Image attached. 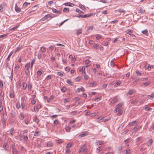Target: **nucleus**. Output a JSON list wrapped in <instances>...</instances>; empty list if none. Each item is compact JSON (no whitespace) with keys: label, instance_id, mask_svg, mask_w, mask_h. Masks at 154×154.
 Here are the masks:
<instances>
[{"label":"nucleus","instance_id":"nucleus-1","mask_svg":"<svg viewBox=\"0 0 154 154\" xmlns=\"http://www.w3.org/2000/svg\"><path fill=\"white\" fill-rule=\"evenodd\" d=\"M87 152V150L86 149V146L85 145H84L81 147L79 150V153L82 152L83 154H85Z\"/></svg>","mask_w":154,"mask_h":154},{"label":"nucleus","instance_id":"nucleus-2","mask_svg":"<svg viewBox=\"0 0 154 154\" xmlns=\"http://www.w3.org/2000/svg\"><path fill=\"white\" fill-rule=\"evenodd\" d=\"M150 83V81H148L146 82H144L143 83H141L140 84V86L142 87H144L149 85Z\"/></svg>","mask_w":154,"mask_h":154},{"label":"nucleus","instance_id":"nucleus-3","mask_svg":"<svg viewBox=\"0 0 154 154\" xmlns=\"http://www.w3.org/2000/svg\"><path fill=\"white\" fill-rule=\"evenodd\" d=\"M138 123V121L137 120L132 121L129 123L128 126L129 127L135 126Z\"/></svg>","mask_w":154,"mask_h":154},{"label":"nucleus","instance_id":"nucleus-4","mask_svg":"<svg viewBox=\"0 0 154 154\" xmlns=\"http://www.w3.org/2000/svg\"><path fill=\"white\" fill-rule=\"evenodd\" d=\"M50 16V14H48L45 15L41 19V20L42 21H44L47 19H48Z\"/></svg>","mask_w":154,"mask_h":154},{"label":"nucleus","instance_id":"nucleus-5","mask_svg":"<svg viewBox=\"0 0 154 154\" xmlns=\"http://www.w3.org/2000/svg\"><path fill=\"white\" fill-rule=\"evenodd\" d=\"M106 143L103 141H100L96 142L95 143L97 145H102Z\"/></svg>","mask_w":154,"mask_h":154},{"label":"nucleus","instance_id":"nucleus-6","mask_svg":"<svg viewBox=\"0 0 154 154\" xmlns=\"http://www.w3.org/2000/svg\"><path fill=\"white\" fill-rule=\"evenodd\" d=\"M64 5L66 6H69L73 7L75 5L74 4L71 3L70 2H67L65 3L64 4Z\"/></svg>","mask_w":154,"mask_h":154},{"label":"nucleus","instance_id":"nucleus-7","mask_svg":"<svg viewBox=\"0 0 154 154\" xmlns=\"http://www.w3.org/2000/svg\"><path fill=\"white\" fill-rule=\"evenodd\" d=\"M103 149V147L102 146H100L97 148L96 151L97 153L99 152L100 151Z\"/></svg>","mask_w":154,"mask_h":154},{"label":"nucleus","instance_id":"nucleus-8","mask_svg":"<svg viewBox=\"0 0 154 154\" xmlns=\"http://www.w3.org/2000/svg\"><path fill=\"white\" fill-rule=\"evenodd\" d=\"M15 9L16 11L17 12H20L21 11L20 9L17 6L16 4L15 5Z\"/></svg>","mask_w":154,"mask_h":154},{"label":"nucleus","instance_id":"nucleus-9","mask_svg":"<svg viewBox=\"0 0 154 154\" xmlns=\"http://www.w3.org/2000/svg\"><path fill=\"white\" fill-rule=\"evenodd\" d=\"M135 91L133 89L130 90L127 94V96L128 95H132L134 92Z\"/></svg>","mask_w":154,"mask_h":154},{"label":"nucleus","instance_id":"nucleus-10","mask_svg":"<svg viewBox=\"0 0 154 154\" xmlns=\"http://www.w3.org/2000/svg\"><path fill=\"white\" fill-rule=\"evenodd\" d=\"M52 9L54 13L59 14H60V11H58L57 10L54 8H52Z\"/></svg>","mask_w":154,"mask_h":154},{"label":"nucleus","instance_id":"nucleus-11","mask_svg":"<svg viewBox=\"0 0 154 154\" xmlns=\"http://www.w3.org/2000/svg\"><path fill=\"white\" fill-rule=\"evenodd\" d=\"M140 128L139 126H137L133 128V130L134 131L135 133H136Z\"/></svg>","mask_w":154,"mask_h":154},{"label":"nucleus","instance_id":"nucleus-12","mask_svg":"<svg viewBox=\"0 0 154 154\" xmlns=\"http://www.w3.org/2000/svg\"><path fill=\"white\" fill-rule=\"evenodd\" d=\"M54 98V96L53 95H51L50 97L47 99V101L48 103H49Z\"/></svg>","mask_w":154,"mask_h":154},{"label":"nucleus","instance_id":"nucleus-13","mask_svg":"<svg viewBox=\"0 0 154 154\" xmlns=\"http://www.w3.org/2000/svg\"><path fill=\"white\" fill-rule=\"evenodd\" d=\"M24 115L22 113H21L19 116V119L21 120H22L24 119Z\"/></svg>","mask_w":154,"mask_h":154},{"label":"nucleus","instance_id":"nucleus-14","mask_svg":"<svg viewBox=\"0 0 154 154\" xmlns=\"http://www.w3.org/2000/svg\"><path fill=\"white\" fill-rule=\"evenodd\" d=\"M118 100V99L117 98L115 97L112 100L111 102L110 103L112 104H114L117 102Z\"/></svg>","mask_w":154,"mask_h":154},{"label":"nucleus","instance_id":"nucleus-15","mask_svg":"<svg viewBox=\"0 0 154 154\" xmlns=\"http://www.w3.org/2000/svg\"><path fill=\"white\" fill-rule=\"evenodd\" d=\"M92 16V14H87L85 15H83V18H86L90 17Z\"/></svg>","mask_w":154,"mask_h":154},{"label":"nucleus","instance_id":"nucleus-16","mask_svg":"<svg viewBox=\"0 0 154 154\" xmlns=\"http://www.w3.org/2000/svg\"><path fill=\"white\" fill-rule=\"evenodd\" d=\"M14 96V91L12 92H10V97L11 98H13Z\"/></svg>","mask_w":154,"mask_h":154},{"label":"nucleus","instance_id":"nucleus-17","mask_svg":"<svg viewBox=\"0 0 154 154\" xmlns=\"http://www.w3.org/2000/svg\"><path fill=\"white\" fill-rule=\"evenodd\" d=\"M97 85V83L96 82L91 83L89 84V86L91 87H94Z\"/></svg>","mask_w":154,"mask_h":154},{"label":"nucleus","instance_id":"nucleus-18","mask_svg":"<svg viewBox=\"0 0 154 154\" xmlns=\"http://www.w3.org/2000/svg\"><path fill=\"white\" fill-rule=\"evenodd\" d=\"M53 143L51 142H49L47 144V146L48 147H51L52 146Z\"/></svg>","mask_w":154,"mask_h":154},{"label":"nucleus","instance_id":"nucleus-19","mask_svg":"<svg viewBox=\"0 0 154 154\" xmlns=\"http://www.w3.org/2000/svg\"><path fill=\"white\" fill-rule=\"evenodd\" d=\"M12 152L13 154H17L18 151L17 149H15L12 150Z\"/></svg>","mask_w":154,"mask_h":154},{"label":"nucleus","instance_id":"nucleus-20","mask_svg":"<svg viewBox=\"0 0 154 154\" xmlns=\"http://www.w3.org/2000/svg\"><path fill=\"white\" fill-rule=\"evenodd\" d=\"M66 82L69 85H72V83L71 82V80L69 79L67 80Z\"/></svg>","mask_w":154,"mask_h":154},{"label":"nucleus","instance_id":"nucleus-21","mask_svg":"<svg viewBox=\"0 0 154 154\" xmlns=\"http://www.w3.org/2000/svg\"><path fill=\"white\" fill-rule=\"evenodd\" d=\"M140 79H137L135 81H134L133 82H132V85H133L135 84H136L139 81Z\"/></svg>","mask_w":154,"mask_h":154},{"label":"nucleus","instance_id":"nucleus-22","mask_svg":"<svg viewBox=\"0 0 154 154\" xmlns=\"http://www.w3.org/2000/svg\"><path fill=\"white\" fill-rule=\"evenodd\" d=\"M142 33L143 34H145L146 36L148 35V31L146 30H144L143 31H142Z\"/></svg>","mask_w":154,"mask_h":154},{"label":"nucleus","instance_id":"nucleus-23","mask_svg":"<svg viewBox=\"0 0 154 154\" xmlns=\"http://www.w3.org/2000/svg\"><path fill=\"white\" fill-rule=\"evenodd\" d=\"M13 53V51H11L10 53L9 54L8 58H7V60H8V61H9L10 60V57L12 55V54Z\"/></svg>","mask_w":154,"mask_h":154},{"label":"nucleus","instance_id":"nucleus-24","mask_svg":"<svg viewBox=\"0 0 154 154\" xmlns=\"http://www.w3.org/2000/svg\"><path fill=\"white\" fill-rule=\"evenodd\" d=\"M70 127L69 126H66L65 128V130L67 132H69L70 130Z\"/></svg>","mask_w":154,"mask_h":154},{"label":"nucleus","instance_id":"nucleus-25","mask_svg":"<svg viewBox=\"0 0 154 154\" xmlns=\"http://www.w3.org/2000/svg\"><path fill=\"white\" fill-rule=\"evenodd\" d=\"M34 110L35 112H38L39 111L38 107L37 106H34Z\"/></svg>","mask_w":154,"mask_h":154},{"label":"nucleus","instance_id":"nucleus-26","mask_svg":"<svg viewBox=\"0 0 154 154\" xmlns=\"http://www.w3.org/2000/svg\"><path fill=\"white\" fill-rule=\"evenodd\" d=\"M82 30L81 29L78 30L76 32V33L78 35H79V34L82 33Z\"/></svg>","mask_w":154,"mask_h":154},{"label":"nucleus","instance_id":"nucleus-27","mask_svg":"<svg viewBox=\"0 0 154 154\" xmlns=\"http://www.w3.org/2000/svg\"><path fill=\"white\" fill-rule=\"evenodd\" d=\"M4 93L3 92V94H2V92H1L0 94V98L4 99Z\"/></svg>","mask_w":154,"mask_h":154},{"label":"nucleus","instance_id":"nucleus-28","mask_svg":"<svg viewBox=\"0 0 154 154\" xmlns=\"http://www.w3.org/2000/svg\"><path fill=\"white\" fill-rule=\"evenodd\" d=\"M63 11L64 12H68L69 11V9L68 8H64Z\"/></svg>","mask_w":154,"mask_h":154},{"label":"nucleus","instance_id":"nucleus-29","mask_svg":"<svg viewBox=\"0 0 154 154\" xmlns=\"http://www.w3.org/2000/svg\"><path fill=\"white\" fill-rule=\"evenodd\" d=\"M76 11L77 12H78L79 14H83L84 13L83 11H81L78 8L76 9Z\"/></svg>","mask_w":154,"mask_h":154},{"label":"nucleus","instance_id":"nucleus-30","mask_svg":"<svg viewBox=\"0 0 154 154\" xmlns=\"http://www.w3.org/2000/svg\"><path fill=\"white\" fill-rule=\"evenodd\" d=\"M30 67V63H27L25 65V68L26 69H29V68Z\"/></svg>","mask_w":154,"mask_h":154},{"label":"nucleus","instance_id":"nucleus-31","mask_svg":"<svg viewBox=\"0 0 154 154\" xmlns=\"http://www.w3.org/2000/svg\"><path fill=\"white\" fill-rule=\"evenodd\" d=\"M121 83V81H119L114 86L115 87H117Z\"/></svg>","mask_w":154,"mask_h":154},{"label":"nucleus","instance_id":"nucleus-32","mask_svg":"<svg viewBox=\"0 0 154 154\" xmlns=\"http://www.w3.org/2000/svg\"><path fill=\"white\" fill-rule=\"evenodd\" d=\"M79 7L82 10H85V6L81 4L79 5Z\"/></svg>","mask_w":154,"mask_h":154},{"label":"nucleus","instance_id":"nucleus-33","mask_svg":"<svg viewBox=\"0 0 154 154\" xmlns=\"http://www.w3.org/2000/svg\"><path fill=\"white\" fill-rule=\"evenodd\" d=\"M35 62V59H32V62H31V68H32V67L34 63Z\"/></svg>","mask_w":154,"mask_h":154},{"label":"nucleus","instance_id":"nucleus-34","mask_svg":"<svg viewBox=\"0 0 154 154\" xmlns=\"http://www.w3.org/2000/svg\"><path fill=\"white\" fill-rule=\"evenodd\" d=\"M72 145V144L71 143H68L67 145L66 148V149H69L71 146Z\"/></svg>","mask_w":154,"mask_h":154},{"label":"nucleus","instance_id":"nucleus-35","mask_svg":"<svg viewBox=\"0 0 154 154\" xmlns=\"http://www.w3.org/2000/svg\"><path fill=\"white\" fill-rule=\"evenodd\" d=\"M133 32V31L131 30L128 29L126 31V33L127 34L130 35V33H132Z\"/></svg>","mask_w":154,"mask_h":154},{"label":"nucleus","instance_id":"nucleus-36","mask_svg":"<svg viewBox=\"0 0 154 154\" xmlns=\"http://www.w3.org/2000/svg\"><path fill=\"white\" fill-rule=\"evenodd\" d=\"M119 153H120L123 150V146H119Z\"/></svg>","mask_w":154,"mask_h":154},{"label":"nucleus","instance_id":"nucleus-37","mask_svg":"<svg viewBox=\"0 0 154 154\" xmlns=\"http://www.w3.org/2000/svg\"><path fill=\"white\" fill-rule=\"evenodd\" d=\"M34 120L35 122L37 123H38L39 121V120L37 117L34 118Z\"/></svg>","mask_w":154,"mask_h":154},{"label":"nucleus","instance_id":"nucleus-38","mask_svg":"<svg viewBox=\"0 0 154 154\" xmlns=\"http://www.w3.org/2000/svg\"><path fill=\"white\" fill-rule=\"evenodd\" d=\"M37 75L38 76H40L42 74V72L41 71H38L37 72Z\"/></svg>","mask_w":154,"mask_h":154},{"label":"nucleus","instance_id":"nucleus-39","mask_svg":"<svg viewBox=\"0 0 154 154\" xmlns=\"http://www.w3.org/2000/svg\"><path fill=\"white\" fill-rule=\"evenodd\" d=\"M153 141V140L152 139H150L148 141V144L149 143V146H150L152 144Z\"/></svg>","mask_w":154,"mask_h":154},{"label":"nucleus","instance_id":"nucleus-40","mask_svg":"<svg viewBox=\"0 0 154 154\" xmlns=\"http://www.w3.org/2000/svg\"><path fill=\"white\" fill-rule=\"evenodd\" d=\"M32 85L31 84H29L28 85V90H30L32 88Z\"/></svg>","mask_w":154,"mask_h":154},{"label":"nucleus","instance_id":"nucleus-41","mask_svg":"<svg viewBox=\"0 0 154 154\" xmlns=\"http://www.w3.org/2000/svg\"><path fill=\"white\" fill-rule=\"evenodd\" d=\"M122 106V103H119L116 106V107L119 109V108L121 107Z\"/></svg>","mask_w":154,"mask_h":154},{"label":"nucleus","instance_id":"nucleus-42","mask_svg":"<svg viewBox=\"0 0 154 154\" xmlns=\"http://www.w3.org/2000/svg\"><path fill=\"white\" fill-rule=\"evenodd\" d=\"M136 73L137 75L139 76H141L142 75L141 72L139 70H137L136 71Z\"/></svg>","mask_w":154,"mask_h":154},{"label":"nucleus","instance_id":"nucleus-43","mask_svg":"<svg viewBox=\"0 0 154 154\" xmlns=\"http://www.w3.org/2000/svg\"><path fill=\"white\" fill-rule=\"evenodd\" d=\"M66 88L65 87H63L61 89V91L63 92H65L66 91Z\"/></svg>","mask_w":154,"mask_h":154},{"label":"nucleus","instance_id":"nucleus-44","mask_svg":"<svg viewBox=\"0 0 154 154\" xmlns=\"http://www.w3.org/2000/svg\"><path fill=\"white\" fill-rule=\"evenodd\" d=\"M34 135L35 136H38L39 135V132L38 131H36L34 133Z\"/></svg>","mask_w":154,"mask_h":154},{"label":"nucleus","instance_id":"nucleus-45","mask_svg":"<svg viewBox=\"0 0 154 154\" xmlns=\"http://www.w3.org/2000/svg\"><path fill=\"white\" fill-rule=\"evenodd\" d=\"M40 50L42 53L45 52V49L44 47H41Z\"/></svg>","mask_w":154,"mask_h":154},{"label":"nucleus","instance_id":"nucleus-46","mask_svg":"<svg viewBox=\"0 0 154 154\" xmlns=\"http://www.w3.org/2000/svg\"><path fill=\"white\" fill-rule=\"evenodd\" d=\"M66 154H69L70 153V150L69 149L66 148Z\"/></svg>","mask_w":154,"mask_h":154},{"label":"nucleus","instance_id":"nucleus-47","mask_svg":"<svg viewBox=\"0 0 154 154\" xmlns=\"http://www.w3.org/2000/svg\"><path fill=\"white\" fill-rule=\"evenodd\" d=\"M77 112L76 111H72V112H71L70 113V114L71 115H75L77 113Z\"/></svg>","mask_w":154,"mask_h":154},{"label":"nucleus","instance_id":"nucleus-48","mask_svg":"<svg viewBox=\"0 0 154 154\" xmlns=\"http://www.w3.org/2000/svg\"><path fill=\"white\" fill-rule=\"evenodd\" d=\"M86 135H87V134H86L85 133H83V134H80V135H79V136L80 137H84Z\"/></svg>","mask_w":154,"mask_h":154},{"label":"nucleus","instance_id":"nucleus-49","mask_svg":"<svg viewBox=\"0 0 154 154\" xmlns=\"http://www.w3.org/2000/svg\"><path fill=\"white\" fill-rule=\"evenodd\" d=\"M21 49V47H17L15 51V53H16V52L19 51Z\"/></svg>","mask_w":154,"mask_h":154},{"label":"nucleus","instance_id":"nucleus-50","mask_svg":"<svg viewBox=\"0 0 154 154\" xmlns=\"http://www.w3.org/2000/svg\"><path fill=\"white\" fill-rule=\"evenodd\" d=\"M13 70L11 71V76L9 77L11 79V80L12 81L13 79Z\"/></svg>","mask_w":154,"mask_h":154},{"label":"nucleus","instance_id":"nucleus-51","mask_svg":"<svg viewBox=\"0 0 154 154\" xmlns=\"http://www.w3.org/2000/svg\"><path fill=\"white\" fill-rule=\"evenodd\" d=\"M57 75L59 76H60L61 77H62L63 76V73H62L60 72H58L57 73Z\"/></svg>","mask_w":154,"mask_h":154},{"label":"nucleus","instance_id":"nucleus-52","mask_svg":"<svg viewBox=\"0 0 154 154\" xmlns=\"http://www.w3.org/2000/svg\"><path fill=\"white\" fill-rule=\"evenodd\" d=\"M130 139L128 138V139H127L126 140H125L124 141V142H125V143H128L130 142Z\"/></svg>","mask_w":154,"mask_h":154},{"label":"nucleus","instance_id":"nucleus-53","mask_svg":"<svg viewBox=\"0 0 154 154\" xmlns=\"http://www.w3.org/2000/svg\"><path fill=\"white\" fill-rule=\"evenodd\" d=\"M144 12V10H143L142 8L141 7L140 8V9L139 10L140 13H143Z\"/></svg>","mask_w":154,"mask_h":154},{"label":"nucleus","instance_id":"nucleus-54","mask_svg":"<svg viewBox=\"0 0 154 154\" xmlns=\"http://www.w3.org/2000/svg\"><path fill=\"white\" fill-rule=\"evenodd\" d=\"M19 26H17L11 28L10 29V31H11V30H14L17 29L19 27Z\"/></svg>","mask_w":154,"mask_h":154},{"label":"nucleus","instance_id":"nucleus-55","mask_svg":"<svg viewBox=\"0 0 154 154\" xmlns=\"http://www.w3.org/2000/svg\"><path fill=\"white\" fill-rule=\"evenodd\" d=\"M58 123V121L56 119L55 120L54 122V125H57Z\"/></svg>","mask_w":154,"mask_h":154},{"label":"nucleus","instance_id":"nucleus-56","mask_svg":"<svg viewBox=\"0 0 154 154\" xmlns=\"http://www.w3.org/2000/svg\"><path fill=\"white\" fill-rule=\"evenodd\" d=\"M138 101V100H137L136 99H135V100L132 101L131 102V104H135Z\"/></svg>","mask_w":154,"mask_h":154},{"label":"nucleus","instance_id":"nucleus-57","mask_svg":"<svg viewBox=\"0 0 154 154\" xmlns=\"http://www.w3.org/2000/svg\"><path fill=\"white\" fill-rule=\"evenodd\" d=\"M26 87H27V84H25V83H24L23 85V89L25 90L26 88Z\"/></svg>","mask_w":154,"mask_h":154},{"label":"nucleus","instance_id":"nucleus-58","mask_svg":"<svg viewBox=\"0 0 154 154\" xmlns=\"http://www.w3.org/2000/svg\"><path fill=\"white\" fill-rule=\"evenodd\" d=\"M70 70V68L69 67L67 66L66 67L65 69V70L67 71V72H69Z\"/></svg>","mask_w":154,"mask_h":154},{"label":"nucleus","instance_id":"nucleus-59","mask_svg":"<svg viewBox=\"0 0 154 154\" xmlns=\"http://www.w3.org/2000/svg\"><path fill=\"white\" fill-rule=\"evenodd\" d=\"M25 103H21V106L22 109H24V107L25 106Z\"/></svg>","mask_w":154,"mask_h":154},{"label":"nucleus","instance_id":"nucleus-60","mask_svg":"<svg viewBox=\"0 0 154 154\" xmlns=\"http://www.w3.org/2000/svg\"><path fill=\"white\" fill-rule=\"evenodd\" d=\"M14 129L13 128H12L10 132V134H11V135H12L14 133Z\"/></svg>","mask_w":154,"mask_h":154},{"label":"nucleus","instance_id":"nucleus-61","mask_svg":"<svg viewBox=\"0 0 154 154\" xmlns=\"http://www.w3.org/2000/svg\"><path fill=\"white\" fill-rule=\"evenodd\" d=\"M25 100V97L24 96L21 99V103H24V101Z\"/></svg>","mask_w":154,"mask_h":154},{"label":"nucleus","instance_id":"nucleus-62","mask_svg":"<svg viewBox=\"0 0 154 154\" xmlns=\"http://www.w3.org/2000/svg\"><path fill=\"white\" fill-rule=\"evenodd\" d=\"M145 69H148L149 68V64H146L145 66Z\"/></svg>","mask_w":154,"mask_h":154},{"label":"nucleus","instance_id":"nucleus-63","mask_svg":"<svg viewBox=\"0 0 154 154\" xmlns=\"http://www.w3.org/2000/svg\"><path fill=\"white\" fill-rule=\"evenodd\" d=\"M103 118L102 117H98V118H97L96 119V121L97 122H98L100 120H101Z\"/></svg>","mask_w":154,"mask_h":154},{"label":"nucleus","instance_id":"nucleus-64","mask_svg":"<svg viewBox=\"0 0 154 154\" xmlns=\"http://www.w3.org/2000/svg\"><path fill=\"white\" fill-rule=\"evenodd\" d=\"M99 46L98 45H97L96 44H94V45H93V47H94L95 48V49H97L98 48V47H99Z\"/></svg>","mask_w":154,"mask_h":154}]
</instances>
